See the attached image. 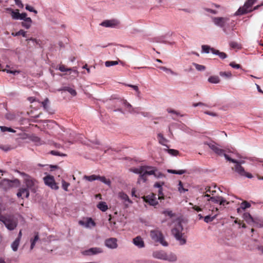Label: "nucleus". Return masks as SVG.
<instances>
[{
	"instance_id": "59",
	"label": "nucleus",
	"mask_w": 263,
	"mask_h": 263,
	"mask_svg": "<svg viewBox=\"0 0 263 263\" xmlns=\"http://www.w3.org/2000/svg\"><path fill=\"white\" fill-rule=\"evenodd\" d=\"M59 69L62 72L68 71L72 70L71 68H66L64 65H61Z\"/></svg>"
},
{
	"instance_id": "22",
	"label": "nucleus",
	"mask_w": 263,
	"mask_h": 263,
	"mask_svg": "<svg viewBox=\"0 0 263 263\" xmlns=\"http://www.w3.org/2000/svg\"><path fill=\"white\" fill-rule=\"evenodd\" d=\"M32 21L30 17L26 18L23 22H21V25L25 28L28 29L31 26Z\"/></svg>"
},
{
	"instance_id": "60",
	"label": "nucleus",
	"mask_w": 263,
	"mask_h": 263,
	"mask_svg": "<svg viewBox=\"0 0 263 263\" xmlns=\"http://www.w3.org/2000/svg\"><path fill=\"white\" fill-rule=\"evenodd\" d=\"M164 184V182H156L154 185V186L155 187H157V188H159V189H162V186Z\"/></svg>"
},
{
	"instance_id": "34",
	"label": "nucleus",
	"mask_w": 263,
	"mask_h": 263,
	"mask_svg": "<svg viewBox=\"0 0 263 263\" xmlns=\"http://www.w3.org/2000/svg\"><path fill=\"white\" fill-rule=\"evenodd\" d=\"M84 179L89 181H92L94 180H96L98 179V176L95 175H92L91 176H86L85 175L83 177Z\"/></svg>"
},
{
	"instance_id": "26",
	"label": "nucleus",
	"mask_w": 263,
	"mask_h": 263,
	"mask_svg": "<svg viewBox=\"0 0 263 263\" xmlns=\"http://www.w3.org/2000/svg\"><path fill=\"white\" fill-rule=\"evenodd\" d=\"M208 81L210 83L217 84L220 82V79L218 76H214L210 77L208 79Z\"/></svg>"
},
{
	"instance_id": "39",
	"label": "nucleus",
	"mask_w": 263,
	"mask_h": 263,
	"mask_svg": "<svg viewBox=\"0 0 263 263\" xmlns=\"http://www.w3.org/2000/svg\"><path fill=\"white\" fill-rule=\"evenodd\" d=\"M240 206L242 210H245L251 206V204L247 201H244L241 203Z\"/></svg>"
},
{
	"instance_id": "19",
	"label": "nucleus",
	"mask_w": 263,
	"mask_h": 263,
	"mask_svg": "<svg viewBox=\"0 0 263 263\" xmlns=\"http://www.w3.org/2000/svg\"><path fill=\"white\" fill-rule=\"evenodd\" d=\"M79 223L82 225L84 226L86 228L91 227V226H95V222L92 220V219L91 218H87L86 221L80 220L79 221Z\"/></svg>"
},
{
	"instance_id": "43",
	"label": "nucleus",
	"mask_w": 263,
	"mask_h": 263,
	"mask_svg": "<svg viewBox=\"0 0 263 263\" xmlns=\"http://www.w3.org/2000/svg\"><path fill=\"white\" fill-rule=\"evenodd\" d=\"M202 51L206 53H209L210 51L212 52V49L213 48H211L208 45H202Z\"/></svg>"
},
{
	"instance_id": "55",
	"label": "nucleus",
	"mask_w": 263,
	"mask_h": 263,
	"mask_svg": "<svg viewBox=\"0 0 263 263\" xmlns=\"http://www.w3.org/2000/svg\"><path fill=\"white\" fill-rule=\"evenodd\" d=\"M6 118L9 120H13L15 119V115L10 113H7L6 115Z\"/></svg>"
},
{
	"instance_id": "44",
	"label": "nucleus",
	"mask_w": 263,
	"mask_h": 263,
	"mask_svg": "<svg viewBox=\"0 0 263 263\" xmlns=\"http://www.w3.org/2000/svg\"><path fill=\"white\" fill-rule=\"evenodd\" d=\"M159 68L163 71L170 72L172 75H175V76L177 75V73L176 72H174L173 71H172L171 69L167 68L164 66H160Z\"/></svg>"
},
{
	"instance_id": "11",
	"label": "nucleus",
	"mask_w": 263,
	"mask_h": 263,
	"mask_svg": "<svg viewBox=\"0 0 263 263\" xmlns=\"http://www.w3.org/2000/svg\"><path fill=\"white\" fill-rule=\"evenodd\" d=\"M105 246L110 249H114L118 247L117 239L116 238H109L105 240Z\"/></svg>"
},
{
	"instance_id": "41",
	"label": "nucleus",
	"mask_w": 263,
	"mask_h": 263,
	"mask_svg": "<svg viewBox=\"0 0 263 263\" xmlns=\"http://www.w3.org/2000/svg\"><path fill=\"white\" fill-rule=\"evenodd\" d=\"M49 102V100L48 98H46L43 102H42V105L44 107V109L47 111L49 112V106H48V103Z\"/></svg>"
},
{
	"instance_id": "51",
	"label": "nucleus",
	"mask_w": 263,
	"mask_h": 263,
	"mask_svg": "<svg viewBox=\"0 0 263 263\" xmlns=\"http://www.w3.org/2000/svg\"><path fill=\"white\" fill-rule=\"evenodd\" d=\"M223 156H224L226 159L231 162L235 163V162H237V160L232 159L231 157H230L228 155L224 153V154H223Z\"/></svg>"
},
{
	"instance_id": "49",
	"label": "nucleus",
	"mask_w": 263,
	"mask_h": 263,
	"mask_svg": "<svg viewBox=\"0 0 263 263\" xmlns=\"http://www.w3.org/2000/svg\"><path fill=\"white\" fill-rule=\"evenodd\" d=\"M154 176L157 178H161L164 177V175L159 172L157 168H156Z\"/></svg>"
},
{
	"instance_id": "38",
	"label": "nucleus",
	"mask_w": 263,
	"mask_h": 263,
	"mask_svg": "<svg viewBox=\"0 0 263 263\" xmlns=\"http://www.w3.org/2000/svg\"><path fill=\"white\" fill-rule=\"evenodd\" d=\"M220 198V196L210 197V198L208 199V201H211L214 203H219L220 198Z\"/></svg>"
},
{
	"instance_id": "56",
	"label": "nucleus",
	"mask_w": 263,
	"mask_h": 263,
	"mask_svg": "<svg viewBox=\"0 0 263 263\" xmlns=\"http://www.w3.org/2000/svg\"><path fill=\"white\" fill-rule=\"evenodd\" d=\"M120 102L124 105H125L127 108H128V110L130 109L132 107V105L130 104H129L128 102H127L126 100H122V101H120Z\"/></svg>"
},
{
	"instance_id": "1",
	"label": "nucleus",
	"mask_w": 263,
	"mask_h": 263,
	"mask_svg": "<svg viewBox=\"0 0 263 263\" xmlns=\"http://www.w3.org/2000/svg\"><path fill=\"white\" fill-rule=\"evenodd\" d=\"M153 257L155 258L174 262L177 261V256L173 253L167 254L163 250H159L153 252Z\"/></svg>"
},
{
	"instance_id": "18",
	"label": "nucleus",
	"mask_w": 263,
	"mask_h": 263,
	"mask_svg": "<svg viewBox=\"0 0 263 263\" xmlns=\"http://www.w3.org/2000/svg\"><path fill=\"white\" fill-rule=\"evenodd\" d=\"M133 243L139 248H142L144 247V242L142 238L139 236L133 239Z\"/></svg>"
},
{
	"instance_id": "45",
	"label": "nucleus",
	"mask_w": 263,
	"mask_h": 263,
	"mask_svg": "<svg viewBox=\"0 0 263 263\" xmlns=\"http://www.w3.org/2000/svg\"><path fill=\"white\" fill-rule=\"evenodd\" d=\"M0 128H1V131L3 132L8 131V132H12V133H14L15 132L12 128H11L10 127H7L6 126H0Z\"/></svg>"
},
{
	"instance_id": "9",
	"label": "nucleus",
	"mask_w": 263,
	"mask_h": 263,
	"mask_svg": "<svg viewBox=\"0 0 263 263\" xmlns=\"http://www.w3.org/2000/svg\"><path fill=\"white\" fill-rule=\"evenodd\" d=\"M144 202L148 203L150 205L155 206L158 204L156 195L154 193H151L150 194L142 197Z\"/></svg>"
},
{
	"instance_id": "52",
	"label": "nucleus",
	"mask_w": 263,
	"mask_h": 263,
	"mask_svg": "<svg viewBox=\"0 0 263 263\" xmlns=\"http://www.w3.org/2000/svg\"><path fill=\"white\" fill-rule=\"evenodd\" d=\"M25 9L30 12H32L33 13H34L35 14L37 13V11L36 10H35L32 7L30 6L29 5H26Z\"/></svg>"
},
{
	"instance_id": "15",
	"label": "nucleus",
	"mask_w": 263,
	"mask_h": 263,
	"mask_svg": "<svg viewBox=\"0 0 263 263\" xmlns=\"http://www.w3.org/2000/svg\"><path fill=\"white\" fill-rule=\"evenodd\" d=\"M151 168L152 167L151 166L144 165L141 166L140 168H135L133 170V172L135 174H139V178L138 180V183H140V180H141V175L143 174V172L145 170V168Z\"/></svg>"
},
{
	"instance_id": "14",
	"label": "nucleus",
	"mask_w": 263,
	"mask_h": 263,
	"mask_svg": "<svg viewBox=\"0 0 263 263\" xmlns=\"http://www.w3.org/2000/svg\"><path fill=\"white\" fill-rule=\"evenodd\" d=\"M151 167V168H145L143 172V174L141 175V180H142L143 182H145L146 181V175H154L155 171L156 168L152 166Z\"/></svg>"
},
{
	"instance_id": "50",
	"label": "nucleus",
	"mask_w": 263,
	"mask_h": 263,
	"mask_svg": "<svg viewBox=\"0 0 263 263\" xmlns=\"http://www.w3.org/2000/svg\"><path fill=\"white\" fill-rule=\"evenodd\" d=\"M178 185H179V186H178V191L180 193L185 192L186 191H187V189H185L184 188H183V184H182V182L181 181H179Z\"/></svg>"
},
{
	"instance_id": "37",
	"label": "nucleus",
	"mask_w": 263,
	"mask_h": 263,
	"mask_svg": "<svg viewBox=\"0 0 263 263\" xmlns=\"http://www.w3.org/2000/svg\"><path fill=\"white\" fill-rule=\"evenodd\" d=\"M14 147H11L10 145H3L0 144V149H2L5 152H8L11 149H12Z\"/></svg>"
},
{
	"instance_id": "54",
	"label": "nucleus",
	"mask_w": 263,
	"mask_h": 263,
	"mask_svg": "<svg viewBox=\"0 0 263 263\" xmlns=\"http://www.w3.org/2000/svg\"><path fill=\"white\" fill-rule=\"evenodd\" d=\"M127 86L133 88L136 91L138 96H139V95L140 93V92L137 86L132 84H127Z\"/></svg>"
},
{
	"instance_id": "5",
	"label": "nucleus",
	"mask_w": 263,
	"mask_h": 263,
	"mask_svg": "<svg viewBox=\"0 0 263 263\" xmlns=\"http://www.w3.org/2000/svg\"><path fill=\"white\" fill-rule=\"evenodd\" d=\"M17 172L22 176L26 177L24 180L27 186L26 188L29 189L31 192L35 193L37 187V181L24 172H20V171H17Z\"/></svg>"
},
{
	"instance_id": "13",
	"label": "nucleus",
	"mask_w": 263,
	"mask_h": 263,
	"mask_svg": "<svg viewBox=\"0 0 263 263\" xmlns=\"http://www.w3.org/2000/svg\"><path fill=\"white\" fill-rule=\"evenodd\" d=\"M119 24V21L116 20H105L102 22L100 25L105 27H115Z\"/></svg>"
},
{
	"instance_id": "58",
	"label": "nucleus",
	"mask_w": 263,
	"mask_h": 263,
	"mask_svg": "<svg viewBox=\"0 0 263 263\" xmlns=\"http://www.w3.org/2000/svg\"><path fill=\"white\" fill-rule=\"evenodd\" d=\"M162 189H159L158 190V199L159 200H161V199H164V196H163V192H162Z\"/></svg>"
},
{
	"instance_id": "48",
	"label": "nucleus",
	"mask_w": 263,
	"mask_h": 263,
	"mask_svg": "<svg viewBox=\"0 0 263 263\" xmlns=\"http://www.w3.org/2000/svg\"><path fill=\"white\" fill-rule=\"evenodd\" d=\"M2 71H6L7 73H11L13 75H16V74H18L20 72V71H19V70H11L7 69H3Z\"/></svg>"
},
{
	"instance_id": "8",
	"label": "nucleus",
	"mask_w": 263,
	"mask_h": 263,
	"mask_svg": "<svg viewBox=\"0 0 263 263\" xmlns=\"http://www.w3.org/2000/svg\"><path fill=\"white\" fill-rule=\"evenodd\" d=\"M45 184L50 187L52 190H57L59 189V186L55 182L53 176L48 175L43 178Z\"/></svg>"
},
{
	"instance_id": "46",
	"label": "nucleus",
	"mask_w": 263,
	"mask_h": 263,
	"mask_svg": "<svg viewBox=\"0 0 263 263\" xmlns=\"http://www.w3.org/2000/svg\"><path fill=\"white\" fill-rule=\"evenodd\" d=\"M49 154H51L52 155L59 156H62V157H64V156H66V154H63V153H61L59 152H58V151H51L49 152Z\"/></svg>"
},
{
	"instance_id": "20",
	"label": "nucleus",
	"mask_w": 263,
	"mask_h": 263,
	"mask_svg": "<svg viewBox=\"0 0 263 263\" xmlns=\"http://www.w3.org/2000/svg\"><path fill=\"white\" fill-rule=\"evenodd\" d=\"M244 220L250 226H252L254 222L255 218H253L250 213H245L243 214Z\"/></svg>"
},
{
	"instance_id": "30",
	"label": "nucleus",
	"mask_w": 263,
	"mask_h": 263,
	"mask_svg": "<svg viewBox=\"0 0 263 263\" xmlns=\"http://www.w3.org/2000/svg\"><path fill=\"white\" fill-rule=\"evenodd\" d=\"M39 240V236L38 233H36L35 235L34 236V238L33 239H31V246H30V249H33L34 248L35 243L37 241Z\"/></svg>"
},
{
	"instance_id": "33",
	"label": "nucleus",
	"mask_w": 263,
	"mask_h": 263,
	"mask_svg": "<svg viewBox=\"0 0 263 263\" xmlns=\"http://www.w3.org/2000/svg\"><path fill=\"white\" fill-rule=\"evenodd\" d=\"M164 151L165 152H168V153H169L172 156H177L179 153L178 151L174 149L167 148V149H165Z\"/></svg>"
},
{
	"instance_id": "62",
	"label": "nucleus",
	"mask_w": 263,
	"mask_h": 263,
	"mask_svg": "<svg viewBox=\"0 0 263 263\" xmlns=\"http://www.w3.org/2000/svg\"><path fill=\"white\" fill-rule=\"evenodd\" d=\"M15 1V4L20 8H23L24 7V5L22 3L21 0H14Z\"/></svg>"
},
{
	"instance_id": "29",
	"label": "nucleus",
	"mask_w": 263,
	"mask_h": 263,
	"mask_svg": "<svg viewBox=\"0 0 263 263\" xmlns=\"http://www.w3.org/2000/svg\"><path fill=\"white\" fill-rule=\"evenodd\" d=\"M97 180H100L108 186H110L111 184L110 181L109 179H107L104 176H98Z\"/></svg>"
},
{
	"instance_id": "23",
	"label": "nucleus",
	"mask_w": 263,
	"mask_h": 263,
	"mask_svg": "<svg viewBox=\"0 0 263 263\" xmlns=\"http://www.w3.org/2000/svg\"><path fill=\"white\" fill-rule=\"evenodd\" d=\"M212 52L214 54L218 55L222 59H226L227 57V55L225 53L220 52L214 48L212 49Z\"/></svg>"
},
{
	"instance_id": "63",
	"label": "nucleus",
	"mask_w": 263,
	"mask_h": 263,
	"mask_svg": "<svg viewBox=\"0 0 263 263\" xmlns=\"http://www.w3.org/2000/svg\"><path fill=\"white\" fill-rule=\"evenodd\" d=\"M204 113L206 115H210V116H213V117H217L218 116V115L215 113V112H211V111H205L204 112Z\"/></svg>"
},
{
	"instance_id": "7",
	"label": "nucleus",
	"mask_w": 263,
	"mask_h": 263,
	"mask_svg": "<svg viewBox=\"0 0 263 263\" xmlns=\"http://www.w3.org/2000/svg\"><path fill=\"white\" fill-rule=\"evenodd\" d=\"M20 185V181L17 179L9 180L4 179L0 182V187L4 191H7L13 187H17Z\"/></svg>"
},
{
	"instance_id": "25",
	"label": "nucleus",
	"mask_w": 263,
	"mask_h": 263,
	"mask_svg": "<svg viewBox=\"0 0 263 263\" xmlns=\"http://www.w3.org/2000/svg\"><path fill=\"white\" fill-rule=\"evenodd\" d=\"M97 208L102 212H105L108 209L106 203L103 201L100 202L97 205Z\"/></svg>"
},
{
	"instance_id": "2",
	"label": "nucleus",
	"mask_w": 263,
	"mask_h": 263,
	"mask_svg": "<svg viewBox=\"0 0 263 263\" xmlns=\"http://www.w3.org/2000/svg\"><path fill=\"white\" fill-rule=\"evenodd\" d=\"M257 0H248L244 4L243 7H240L237 12L235 13L236 15H243L249 12H252L253 10L258 9L260 6H263V3L260 5H258L254 7L253 9H250L253 5Z\"/></svg>"
},
{
	"instance_id": "3",
	"label": "nucleus",
	"mask_w": 263,
	"mask_h": 263,
	"mask_svg": "<svg viewBox=\"0 0 263 263\" xmlns=\"http://www.w3.org/2000/svg\"><path fill=\"white\" fill-rule=\"evenodd\" d=\"M151 239L155 242H159L163 246H168V243L164 240L162 233L158 229L152 230L149 233Z\"/></svg>"
},
{
	"instance_id": "53",
	"label": "nucleus",
	"mask_w": 263,
	"mask_h": 263,
	"mask_svg": "<svg viewBox=\"0 0 263 263\" xmlns=\"http://www.w3.org/2000/svg\"><path fill=\"white\" fill-rule=\"evenodd\" d=\"M62 187L65 191H68V187L69 186L70 184L68 182H66L65 180H62Z\"/></svg>"
},
{
	"instance_id": "47",
	"label": "nucleus",
	"mask_w": 263,
	"mask_h": 263,
	"mask_svg": "<svg viewBox=\"0 0 263 263\" xmlns=\"http://www.w3.org/2000/svg\"><path fill=\"white\" fill-rule=\"evenodd\" d=\"M219 205L224 206L226 204H228L229 202L227 201L223 197L220 196Z\"/></svg>"
},
{
	"instance_id": "64",
	"label": "nucleus",
	"mask_w": 263,
	"mask_h": 263,
	"mask_svg": "<svg viewBox=\"0 0 263 263\" xmlns=\"http://www.w3.org/2000/svg\"><path fill=\"white\" fill-rule=\"evenodd\" d=\"M20 15H21V18H20V20H25L26 18H28L27 17V13H25V12H24V13H20Z\"/></svg>"
},
{
	"instance_id": "57",
	"label": "nucleus",
	"mask_w": 263,
	"mask_h": 263,
	"mask_svg": "<svg viewBox=\"0 0 263 263\" xmlns=\"http://www.w3.org/2000/svg\"><path fill=\"white\" fill-rule=\"evenodd\" d=\"M163 214L166 215H168V216H170L171 218L174 217L175 216V214L173 213L172 211H164L163 212H162Z\"/></svg>"
},
{
	"instance_id": "42",
	"label": "nucleus",
	"mask_w": 263,
	"mask_h": 263,
	"mask_svg": "<svg viewBox=\"0 0 263 263\" xmlns=\"http://www.w3.org/2000/svg\"><path fill=\"white\" fill-rule=\"evenodd\" d=\"M118 61H107L105 63V65L106 67H110L114 65H116L118 64Z\"/></svg>"
},
{
	"instance_id": "4",
	"label": "nucleus",
	"mask_w": 263,
	"mask_h": 263,
	"mask_svg": "<svg viewBox=\"0 0 263 263\" xmlns=\"http://www.w3.org/2000/svg\"><path fill=\"white\" fill-rule=\"evenodd\" d=\"M212 20L215 25L222 28L223 32L228 34L230 27V19L228 17H214Z\"/></svg>"
},
{
	"instance_id": "17",
	"label": "nucleus",
	"mask_w": 263,
	"mask_h": 263,
	"mask_svg": "<svg viewBox=\"0 0 263 263\" xmlns=\"http://www.w3.org/2000/svg\"><path fill=\"white\" fill-rule=\"evenodd\" d=\"M235 164L234 166L232 167V170H234L239 175L242 176H244L246 173L244 168L241 166V165H239L238 162H235Z\"/></svg>"
},
{
	"instance_id": "35",
	"label": "nucleus",
	"mask_w": 263,
	"mask_h": 263,
	"mask_svg": "<svg viewBox=\"0 0 263 263\" xmlns=\"http://www.w3.org/2000/svg\"><path fill=\"white\" fill-rule=\"evenodd\" d=\"M219 74L222 77H224L225 78L229 79L232 77V73L231 72H225V71H221L219 72Z\"/></svg>"
},
{
	"instance_id": "21",
	"label": "nucleus",
	"mask_w": 263,
	"mask_h": 263,
	"mask_svg": "<svg viewBox=\"0 0 263 263\" xmlns=\"http://www.w3.org/2000/svg\"><path fill=\"white\" fill-rule=\"evenodd\" d=\"M59 91H68L72 96L77 95V92L75 89L69 86H64L58 90Z\"/></svg>"
},
{
	"instance_id": "32",
	"label": "nucleus",
	"mask_w": 263,
	"mask_h": 263,
	"mask_svg": "<svg viewBox=\"0 0 263 263\" xmlns=\"http://www.w3.org/2000/svg\"><path fill=\"white\" fill-rule=\"evenodd\" d=\"M217 215H215L213 216L210 215H207L204 217V221L206 223H209L213 221L216 218Z\"/></svg>"
},
{
	"instance_id": "10",
	"label": "nucleus",
	"mask_w": 263,
	"mask_h": 263,
	"mask_svg": "<svg viewBox=\"0 0 263 263\" xmlns=\"http://www.w3.org/2000/svg\"><path fill=\"white\" fill-rule=\"evenodd\" d=\"M204 144L208 145L209 147L217 155L221 156L224 154V150L218 147V144L212 141L210 143L206 142Z\"/></svg>"
},
{
	"instance_id": "24",
	"label": "nucleus",
	"mask_w": 263,
	"mask_h": 263,
	"mask_svg": "<svg viewBox=\"0 0 263 263\" xmlns=\"http://www.w3.org/2000/svg\"><path fill=\"white\" fill-rule=\"evenodd\" d=\"M158 137L159 138V142L160 144L163 145H164L166 147H168V146L166 144H164V142H167L168 141L165 138L163 135L161 133H159L158 134Z\"/></svg>"
},
{
	"instance_id": "28",
	"label": "nucleus",
	"mask_w": 263,
	"mask_h": 263,
	"mask_svg": "<svg viewBox=\"0 0 263 263\" xmlns=\"http://www.w3.org/2000/svg\"><path fill=\"white\" fill-rule=\"evenodd\" d=\"M20 242V240H19L18 239H15V240L12 243L11 247L13 251H16L17 250Z\"/></svg>"
},
{
	"instance_id": "6",
	"label": "nucleus",
	"mask_w": 263,
	"mask_h": 263,
	"mask_svg": "<svg viewBox=\"0 0 263 263\" xmlns=\"http://www.w3.org/2000/svg\"><path fill=\"white\" fill-rule=\"evenodd\" d=\"M183 226L180 222H178L172 230V233L175 238L179 241L181 245H184L186 243V239L182 237V231H183Z\"/></svg>"
},
{
	"instance_id": "40",
	"label": "nucleus",
	"mask_w": 263,
	"mask_h": 263,
	"mask_svg": "<svg viewBox=\"0 0 263 263\" xmlns=\"http://www.w3.org/2000/svg\"><path fill=\"white\" fill-rule=\"evenodd\" d=\"M193 65L195 67L198 71H204L205 69V67L203 65H199L198 64L193 63Z\"/></svg>"
},
{
	"instance_id": "27",
	"label": "nucleus",
	"mask_w": 263,
	"mask_h": 263,
	"mask_svg": "<svg viewBox=\"0 0 263 263\" xmlns=\"http://www.w3.org/2000/svg\"><path fill=\"white\" fill-rule=\"evenodd\" d=\"M251 226L262 228L263 227V221L260 220L257 218H255L254 222Z\"/></svg>"
},
{
	"instance_id": "61",
	"label": "nucleus",
	"mask_w": 263,
	"mask_h": 263,
	"mask_svg": "<svg viewBox=\"0 0 263 263\" xmlns=\"http://www.w3.org/2000/svg\"><path fill=\"white\" fill-rule=\"evenodd\" d=\"M230 66L236 69H239L240 68V65L239 64H236L234 62H231L230 63Z\"/></svg>"
},
{
	"instance_id": "16",
	"label": "nucleus",
	"mask_w": 263,
	"mask_h": 263,
	"mask_svg": "<svg viewBox=\"0 0 263 263\" xmlns=\"http://www.w3.org/2000/svg\"><path fill=\"white\" fill-rule=\"evenodd\" d=\"M6 11L10 13L11 17L13 20H20L21 18L19 10L16 9L14 10L11 8H6Z\"/></svg>"
},
{
	"instance_id": "31",
	"label": "nucleus",
	"mask_w": 263,
	"mask_h": 263,
	"mask_svg": "<svg viewBox=\"0 0 263 263\" xmlns=\"http://www.w3.org/2000/svg\"><path fill=\"white\" fill-rule=\"evenodd\" d=\"M119 197H120L121 199L125 201H128L130 203H132V200L129 199L127 195L124 193H120Z\"/></svg>"
},
{
	"instance_id": "36",
	"label": "nucleus",
	"mask_w": 263,
	"mask_h": 263,
	"mask_svg": "<svg viewBox=\"0 0 263 263\" xmlns=\"http://www.w3.org/2000/svg\"><path fill=\"white\" fill-rule=\"evenodd\" d=\"M11 34H12V35H13L14 36H18L20 35H22L23 37H26V36H27L26 32L22 29L15 33L13 32V33H12Z\"/></svg>"
},
{
	"instance_id": "12",
	"label": "nucleus",
	"mask_w": 263,
	"mask_h": 263,
	"mask_svg": "<svg viewBox=\"0 0 263 263\" xmlns=\"http://www.w3.org/2000/svg\"><path fill=\"white\" fill-rule=\"evenodd\" d=\"M102 252V250L100 248H91L88 250L84 251L82 253L84 255H93Z\"/></svg>"
}]
</instances>
